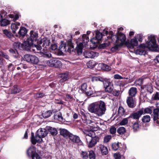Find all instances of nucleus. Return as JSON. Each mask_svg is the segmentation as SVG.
Listing matches in <instances>:
<instances>
[{
  "label": "nucleus",
  "mask_w": 159,
  "mask_h": 159,
  "mask_svg": "<svg viewBox=\"0 0 159 159\" xmlns=\"http://www.w3.org/2000/svg\"><path fill=\"white\" fill-rule=\"evenodd\" d=\"M111 38L113 41H115L120 46H122L125 43L126 38L125 34L122 33H119L117 36L112 35Z\"/></svg>",
  "instance_id": "1"
},
{
  "label": "nucleus",
  "mask_w": 159,
  "mask_h": 159,
  "mask_svg": "<svg viewBox=\"0 0 159 159\" xmlns=\"http://www.w3.org/2000/svg\"><path fill=\"white\" fill-rule=\"evenodd\" d=\"M82 41L81 42L77 44L76 47L77 52L79 55H80L82 52V49L84 46L89 41V38L86 34L83 35L82 37Z\"/></svg>",
  "instance_id": "2"
},
{
  "label": "nucleus",
  "mask_w": 159,
  "mask_h": 159,
  "mask_svg": "<svg viewBox=\"0 0 159 159\" xmlns=\"http://www.w3.org/2000/svg\"><path fill=\"white\" fill-rule=\"evenodd\" d=\"M156 36L151 34L148 36V41L147 42V46L153 50H155L158 48V46L156 43Z\"/></svg>",
  "instance_id": "3"
},
{
  "label": "nucleus",
  "mask_w": 159,
  "mask_h": 159,
  "mask_svg": "<svg viewBox=\"0 0 159 159\" xmlns=\"http://www.w3.org/2000/svg\"><path fill=\"white\" fill-rule=\"evenodd\" d=\"M100 81L102 82L103 84L106 92L110 93L113 90L114 87L113 84L110 82L109 80L100 77Z\"/></svg>",
  "instance_id": "4"
},
{
  "label": "nucleus",
  "mask_w": 159,
  "mask_h": 159,
  "mask_svg": "<svg viewBox=\"0 0 159 159\" xmlns=\"http://www.w3.org/2000/svg\"><path fill=\"white\" fill-rule=\"evenodd\" d=\"M24 57L25 61L32 64H37L39 61L38 58L34 55L25 54L24 56Z\"/></svg>",
  "instance_id": "5"
},
{
  "label": "nucleus",
  "mask_w": 159,
  "mask_h": 159,
  "mask_svg": "<svg viewBox=\"0 0 159 159\" xmlns=\"http://www.w3.org/2000/svg\"><path fill=\"white\" fill-rule=\"evenodd\" d=\"M88 110L91 113H94L97 116H99V103L95 102L90 104L88 107Z\"/></svg>",
  "instance_id": "6"
},
{
  "label": "nucleus",
  "mask_w": 159,
  "mask_h": 159,
  "mask_svg": "<svg viewBox=\"0 0 159 159\" xmlns=\"http://www.w3.org/2000/svg\"><path fill=\"white\" fill-rule=\"evenodd\" d=\"M27 154L29 157L33 159H41L40 157L36 152V148L34 146L30 147L27 150Z\"/></svg>",
  "instance_id": "7"
},
{
  "label": "nucleus",
  "mask_w": 159,
  "mask_h": 159,
  "mask_svg": "<svg viewBox=\"0 0 159 159\" xmlns=\"http://www.w3.org/2000/svg\"><path fill=\"white\" fill-rule=\"evenodd\" d=\"M47 64L49 66L55 67H58L61 65V63L60 61L54 58L48 60Z\"/></svg>",
  "instance_id": "8"
},
{
  "label": "nucleus",
  "mask_w": 159,
  "mask_h": 159,
  "mask_svg": "<svg viewBox=\"0 0 159 159\" xmlns=\"http://www.w3.org/2000/svg\"><path fill=\"white\" fill-rule=\"evenodd\" d=\"M38 34L36 32L33 31H31L30 36L27 39L29 45H32L34 42L36 41L38 38Z\"/></svg>",
  "instance_id": "9"
},
{
  "label": "nucleus",
  "mask_w": 159,
  "mask_h": 159,
  "mask_svg": "<svg viewBox=\"0 0 159 159\" xmlns=\"http://www.w3.org/2000/svg\"><path fill=\"white\" fill-rule=\"evenodd\" d=\"M146 47V46L144 44H140L137 48V49L135 50V53L140 55H144L146 52L145 48Z\"/></svg>",
  "instance_id": "10"
},
{
  "label": "nucleus",
  "mask_w": 159,
  "mask_h": 159,
  "mask_svg": "<svg viewBox=\"0 0 159 159\" xmlns=\"http://www.w3.org/2000/svg\"><path fill=\"white\" fill-rule=\"evenodd\" d=\"M86 139L88 143V147L89 148H92L99 141V138L98 136H95L91 138L89 142L88 140V138L86 137Z\"/></svg>",
  "instance_id": "11"
},
{
  "label": "nucleus",
  "mask_w": 159,
  "mask_h": 159,
  "mask_svg": "<svg viewBox=\"0 0 159 159\" xmlns=\"http://www.w3.org/2000/svg\"><path fill=\"white\" fill-rule=\"evenodd\" d=\"M91 43L94 44L95 47L94 48L98 47V48L99 47L98 46V43L99 42V32L98 30L96 32V36L95 37L93 38L90 40Z\"/></svg>",
  "instance_id": "12"
},
{
  "label": "nucleus",
  "mask_w": 159,
  "mask_h": 159,
  "mask_svg": "<svg viewBox=\"0 0 159 159\" xmlns=\"http://www.w3.org/2000/svg\"><path fill=\"white\" fill-rule=\"evenodd\" d=\"M31 140L32 143L33 144H35L36 143H40L42 140V138L39 136L36 133L35 136H34V134L32 133Z\"/></svg>",
  "instance_id": "13"
},
{
  "label": "nucleus",
  "mask_w": 159,
  "mask_h": 159,
  "mask_svg": "<svg viewBox=\"0 0 159 159\" xmlns=\"http://www.w3.org/2000/svg\"><path fill=\"white\" fill-rule=\"evenodd\" d=\"M63 49H65V52H70L74 50V46L71 41L70 40L68 42L67 45L64 46Z\"/></svg>",
  "instance_id": "14"
},
{
  "label": "nucleus",
  "mask_w": 159,
  "mask_h": 159,
  "mask_svg": "<svg viewBox=\"0 0 159 159\" xmlns=\"http://www.w3.org/2000/svg\"><path fill=\"white\" fill-rule=\"evenodd\" d=\"M125 116V111L122 107H119L118 110V113L117 115L114 117L113 119L116 118V116H118V118L117 119H118L120 118H123Z\"/></svg>",
  "instance_id": "15"
},
{
  "label": "nucleus",
  "mask_w": 159,
  "mask_h": 159,
  "mask_svg": "<svg viewBox=\"0 0 159 159\" xmlns=\"http://www.w3.org/2000/svg\"><path fill=\"white\" fill-rule=\"evenodd\" d=\"M97 130V128H94L93 131L89 130H84L82 131L83 133L86 135V136L88 138V136L90 137L93 138L95 136L96 133L94 131H96Z\"/></svg>",
  "instance_id": "16"
},
{
  "label": "nucleus",
  "mask_w": 159,
  "mask_h": 159,
  "mask_svg": "<svg viewBox=\"0 0 159 159\" xmlns=\"http://www.w3.org/2000/svg\"><path fill=\"white\" fill-rule=\"evenodd\" d=\"M126 102L128 106L131 108H134L136 106V103L133 97L130 96L128 97Z\"/></svg>",
  "instance_id": "17"
},
{
  "label": "nucleus",
  "mask_w": 159,
  "mask_h": 159,
  "mask_svg": "<svg viewBox=\"0 0 159 159\" xmlns=\"http://www.w3.org/2000/svg\"><path fill=\"white\" fill-rule=\"evenodd\" d=\"M143 113V111L141 110L131 114L129 117V118L138 119Z\"/></svg>",
  "instance_id": "18"
},
{
  "label": "nucleus",
  "mask_w": 159,
  "mask_h": 159,
  "mask_svg": "<svg viewBox=\"0 0 159 159\" xmlns=\"http://www.w3.org/2000/svg\"><path fill=\"white\" fill-rule=\"evenodd\" d=\"M37 133L42 138L46 136L47 134V131L45 129L40 128L38 130Z\"/></svg>",
  "instance_id": "19"
},
{
  "label": "nucleus",
  "mask_w": 159,
  "mask_h": 159,
  "mask_svg": "<svg viewBox=\"0 0 159 159\" xmlns=\"http://www.w3.org/2000/svg\"><path fill=\"white\" fill-rule=\"evenodd\" d=\"M70 140L72 142L78 143L80 142V138L77 136L70 134L69 135Z\"/></svg>",
  "instance_id": "20"
},
{
  "label": "nucleus",
  "mask_w": 159,
  "mask_h": 159,
  "mask_svg": "<svg viewBox=\"0 0 159 159\" xmlns=\"http://www.w3.org/2000/svg\"><path fill=\"white\" fill-rule=\"evenodd\" d=\"M13 46L16 49H18L20 50H23L25 48V44L21 43L18 42L14 43Z\"/></svg>",
  "instance_id": "21"
},
{
  "label": "nucleus",
  "mask_w": 159,
  "mask_h": 159,
  "mask_svg": "<svg viewBox=\"0 0 159 159\" xmlns=\"http://www.w3.org/2000/svg\"><path fill=\"white\" fill-rule=\"evenodd\" d=\"M106 110L105 103L103 102L100 101V116L104 114Z\"/></svg>",
  "instance_id": "22"
},
{
  "label": "nucleus",
  "mask_w": 159,
  "mask_h": 159,
  "mask_svg": "<svg viewBox=\"0 0 159 159\" xmlns=\"http://www.w3.org/2000/svg\"><path fill=\"white\" fill-rule=\"evenodd\" d=\"M20 25V23L18 22L11 24V28L13 33H15L17 29H19Z\"/></svg>",
  "instance_id": "23"
},
{
  "label": "nucleus",
  "mask_w": 159,
  "mask_h": 159,
  "mask_svg": "<svg viewBox=\"0 0 159 159\" xmlns=\"http://www.w3.org/2000/svg\"><path fill=\"white\" fill-rule=\"evenodd\" d=\"M61 79L60 80L61 82H63L68 79L69 77L68 73L66 72L61 74Z\"/></svg>",
  "instance_id": "24"
},
{
  "label": "nucleus",
  "mask_w": 159,
  "mask_h": 159,
  "mask_svg": "<svg viewBox=\"0 0 159 159\" xmlns=\"http://www.w3.org/2000/svg\"><path fill=\"white\" fill-rule=\"evenodd\" d=\"M27 32V30L24 27H21L18 33L19 36H24Z\"/></svg>",
  "instance_id": "25"
},
{
  "label": "nucleus",
  "mask_w": 159,
  "mask_h": 159,
  "mask_svg": "<svg viewBox=\"0 0 159 159\" xmlns=\"http://www.w3.org/2000/svg\"><path fill=\"white\" fill-rule=\"evenodd\" d=\"M128 93L130 97H133L135 96L137 93V89L135 88L132 87L129 90Z\"/></svg>",
  "instance_id": "26"
},
{
  "label": "nucleus",
  "mask_w": 159,
  "mask_h": 159,
  "mask_svg": "<svg viewBox=\"0 0 159 159\" xmlns=\"http://www.w3.org/2000/svg\"><path fill=\"white\" fill-rule=\"evenodd\" d=\"M60 134L65 137L69 136V132L66 129H60Z\"/></svg>",
  "instance_id": "27"
},
{
  "label": "nucleus",
  "mask_w": 159,
  "mask_h": 159,
  "mask_svg": "<svg viewBox=\"0 0 159 159\" xmlns=\"http://www.w3.org/2000/svg\"><path fill=\"white\" fill-rule=\"evenodd\" d=\"M84 54V56L86 58H93L94 57V52L92 51L86 52Z\"/></svg>",
  "instance_id": "28"
},
{
  "label": "nucleus",
  "mask_w": 159,
  "mask_h": 159,
  "mask_svg": "<svg viewBox=\"0 0 159 159\" xmlns=\"http://www.w3.org/2000/svg\"><path fill=\"white\" fill-rule=\"evenodd\" d=\"M100 150L102 155H106L108 153L107 148L103 145H100Z\"/></svg>",
  "instance_id": "29"
},
{
  "label": "nucleus",
  "mask_w": 159,
  "mask_h": 159,
  "mask_svg": "<svg viewBox=\"0 0 159 159\" xmlns=\"http://www.w3.org/2000/svg\"><path fill=\"white\" fill-rule=\"evenodd\" d=\"M47 129L52 135H56L57 134V130L55 128L48 127Z\"/></svg>",
  "instance_id": "30"
},
{
  "label": "nucleus",
  "mask_w": 159,
  "mask_h": 159,
  "mask_svg": "<svg viewBox=\"0 0 159 159\" xmlns=\"http://www.w3.org/2000/svg\"><path fill=\"white\" fill-rule=\"evenodd\" d=\"M130 43L132 48H134V46H137L138 42L136 37H135L133 39H132L130 40Z\"/></svg>",
  "instance_id": "31"
},
{
  "label": "nucleus",
  "mask_w": 159,
  "mask_h": 159,
  "mask_svg": "<svg viewBox=\"0 0 159 159\" xmlns=\"http://www.w3.org/2000/svg\"><path fill=\"white\" fill-rule=\"evenodd\" d=\"M153 119H157L159 116V107L153 110Z\"/></svg>",
  "instance_id": "32"
},
{
  "label": "nucleus",
  "mask_w": 159,
  "mask_h": 159,
  "mask_svg": "<svg viewBox=\"0 0 159 159\" xmlns=\"http://www.w3.org/2000/svg\"><path fill=\"white\" fill-rule=\"evenodd\" d=\"M20 91V89L17 85H14L13 89L11 90V94H16Z\"/></svg>",
  "instance_id": "33"
},
{
  "label": "nucleus",
  "mask_w": 159,
  "mask_h": 159,
  "mask_svg": "<svg viewBox=\"0 0 159 159\" xmlns=\"http://www.w3.org/2000/svg\"><path fill=\"white\" fill-rule=\"evenodd\" d=\"M1 22V25L2 26H5L7 25L10 23V21L6 19H3Z\"/></svg>",
  "instance_id": "34"
},
{
  "label": "nucleus",
  "mask_w": 159,
  "mask_h": 159,
  "mask_svg": "<svg viewBox=\"0 0 159 159\" xmlns=\"http://www.w3.org/2000/svg\"><path fill=\"white\" fill-rule=\"evenodd\" d=\"M52 114V111L49 110L42 114V116L44 118H47L50 116Z\"/></svg>",
  "instance_id": "35"
},
{
  "label": "nucleus",
  "mask_w": 159,
  "mask_h": 159,
  "mask_svg": "<svg viewBox=\"0 0 159 159\" xmlns=\"http://www.w3.org/2000/svg\"><path fill=\"white\" fill-rule=\"evenodd\" d=\"M97 64L96 62L93 61H90L87 63V65L88 67L92 68Z\"/></svg>",
  "instance_id": "36"
},
{
  "label": "nucleus",
  "mask_w": 159,
  "mask_h": 159,
  "mask_svg": "<svg viewBox=\"0 0 159 159\" xmlns=\"http://www.w3.org/2000/svg\"><path fill=\"white\" fill-rule=\"evenodd\" d=\"M143 89H145L149 93H151L152 92V88L150 85H145L143 87Z\"/></svg>",
  "instance_id": "37"
},
{
  "label": "nucleus",
  "mask_w": 159,
  "mask_h": 159,
  "mask_svg": "<svg viewBox=\"0 0 159 159\" xmlns=\"http://www.w3.org/2000/svg\"><path fill=\"white\" fill-rule=\"evenodd\" d=\"M117 132L120 134H123L125 132L126 130L124 127H121L117 129Z\"/></svg>",
  "instance_id": "38"
},
{
  "label": "nucleus",
  "mask_w": 159,
  "mask_h": 159,
  "mask_svg": "<svg viewBox=\"0 0 159 159\" xmlns=\"http://www.w3.org/2000/svg\"><path fill=\"white\" fill-rule=\"evenodd\" d=\"M101 69L102 70L107 71L111 70V67L106 64H102Z\"/></svg>",
  "instance_id": "39"
},
{
  "label": "nucleus",
  "mask_w": 159,
  "mask_h": 159,
  "mask_svg": "<svg viewBox=\"0 0 159 159\" xmlns=\"http://www.w3.org/2000/svg\"><path fill=\"white\" fill-rule=\"evenodd\" d=\"M3 33L8 38H10L13 36V35L12 33L7 30H3Z\"/></svg>",
  "instance_id": "40"
},
{
  "label": "nucleus",
  "mask_w": 159,
  "mask_h": 159,
  "mask_svg": "<svg viewBox=\"0 0 159 159\" xmlns=\"http://www.w3.org/2000/svg\"><path fill=\"white\" fill-rule=\"evenodd\" d=\"M112 149L114 151L117 150L119 147V143H114L112 144Z\"/></svg>",
  "instance_id": "41"
},
{
  "label": "nucleus",
  "mask_w": 159,
  "mask_h": 159,
  "mask_svg": "<svg viewBox=\"0 0 159 159\" xmlns=\"http://www.w3.org/2000/svg\"><path fill=\"white\" fill-rule=\"evenodd\" d=\"M9 17L12 19H13V20H17L19 18V15L18 14H10L9 15Z\"/></svg>",
  "instance_id": "42"
},
{
  "label": "nucleus",
  "mask_w": 159,
  "mask_h": 159,
  "mask_svg": "<svg viewBox=\"0 0 159 159\" xmlns=\"http://www.w3.org/2000/svg\"><path fill=\"white\" fill-rule=\"evenodd\" d=\"M86 93L88 96H90L92 95H93V96H96L98 95H95L94 94V91L93 90H92L90 89L89 91H86Z\"/></svg>",
  "instance_id": "43"
},
{
  "label": "nucleus",
  "mask_w": 159,
  "mask_h": 159,
  "mask_svg": "<svg viewBox=\"0 0 159 159\" xmlns=\"http://www.w3.org/2000/svg\"><path fill=\"white\" fill-rule=\"evenodd\" d=\"M81 155L84 159H87L88 158V153L86 151H82Z\"/></svg>",
  "instance_id": "44"
},
{
  "label": "nucleus",
  "mask_w": 159,
  "mask_h": 159,
  "mask_svg": "<svg viewBox=\"0 0 159 159\" xmlns=\"http://www.w3.org/2000/svg\"><path fill=\"white\" fill-rule=\"evenodd\" d=\"M89 157L90 159H95V154L93 151H89Z\"/></svg>",
  "instance_id": "45"
},
{
  "label": "nucleus",
  "mask_w": 159,
  "mask_h": 159,
  "mask_svg": "<svg viewBox=\"0 0 159 159\" xmlns=\"http://www.w3.org/2000/svg\"><path fill=\"white\" fill-rule=\"evenodd\" d=\"M62 119L63 117L61 114L60 113H58L56 114L54 116V119Z\"/></svg>",
  "instance_id": "46"
},
{
  "label": "nucleus",
  "mask_w": 159,
  "mask_h": 159,
  "mask_svg": "<svg viewBox=\"0 0 159 159\" xmlns=\"http://www.w3.org/2000/svg\"><path fill=\"white\" fill-rule=\"evenodd\" d=\"M42 55L43 57L46 58H49L51 57V54L48 52H46L42 53Z\"/></svg>",
  "instance_id": "47"
},
{
  "label": "nucleus",
  "mask_w": 159,
  "mask_h": 159,
  "mask_svg": "<svg viewBox=\"0 0 159 159\" xmlns=\"http://www.w3.org/2000/svg\"><path fill=\"white\" fill-rule=\"evenodd\" d=\"M45 96L43 93H37L35 94V97L36 98H41Z\"/></svg>",
  "instance_id": "48"
},
{
  "label": "nucleus",
  "mask_w": 159,
  "mask_h": 159,
  "mask_svg": "<svg viewBox=\"0 0 159 159\" xmlns=\"http://www.w3.org/2000/svg\"><path fill=\"white\" fill-rule=\"evenodd\" d=\"M143 80L142 79H139L135 81V84L136 85H141L143 83Z\"/></svg>",
  "instance_id": "49"
},
{
  "label": "nucleus",
  "mask_w": 159,
  "mask_h": 159,
  "mask_svg": "<svg viewBox=\"0 0 159 159\" xmlns=\"http://www.w3.org/2000/svg\"><path fill=\"white\" fill-rule=\"evenodd\" d=\"M87 84L86 83H84L82 84L81 86V89L83 91V92H84L86 91L87 90Z\"/></svg>",
  "instance_id": "50"
},
{
  "label": "nucleus",
  "mask_w": 159,
  "mask_h": 159,
  "mask_svg": "<svg viewBox=\"0 0 159 159\" xmlns=\"http://www.w3.org/2000/svg\"><path fill=\"white\" fill-rule=\"evenodd\" d=\"M8 70L12 71L14 70V66L12 64H9L7 66Z\"/></svg>",
  "instance_id": "51"
},
{
  "label": "nucleus",
  "mask_w": 159,
  "mask_h": 159,
  "mask_svg": "<svg viewBox=\"0 0 159 159\" xmlns=\"http://www.w3.org/2000/svg\"><path fill=\"white\" fill-rule=\"evenodd\" d=\"M108 33V31L107 30H103V31L102 32H100V36H101V37L102 38L103 36H105Z\"/></svg>",
  "instance_id": "52"
},
{
  "label": "nucleus",
  "mask_w": 159,
  "mask_h": 159,
  "mask_svg": "<svg viewBox=\"0 0 159 159\" xmlns=\"http://www.w3.org/2000/svg\"><path fill=\"white\" fill-rule=\"evenodd\" d=\"M117 44L115 46H114V47H112L111 48V51H116L119 48V46H120L119 45V44L118 43H117Z\"/></svg>",
  "instance_id": "53"
},
{
  "label": "nucleus",
  "mask_w": 159,
  "mask_h": 159,
  "mask_svg": "<svg viewBox=\"0 0 159 159\" xmlns=\"http://www.w3.org/2000/svg\"><path fill=\"white\" fill-rule=\"evenodd\" d=\"M111 138V135H107L104 137V141L105 142H107L109 141Z\"/></svg>",
  "instance_id": "54"
},
{
  "label": "nucleus",
  "mask_w": 159,
  "mask_h": 159,
  "mask_svg": "<svg viewBox=\"0 0 159 159\" xmlns=\"http://www.w3.org/2000/svg\"><path fill=\"white\" fill-rule=\"evenodd\" d=\"M114 157L115 159H120L121 158V156L119 153H114Z\"/></svg>",
  "instance_id": "55"
},
{
  "label": "nucleus",
  "mask_w": 159,
  "mask_h": 159,
  "mask_svg": "<svg viewBox=\"0 0 159 159\" xmlns=\"http://www.w3.org/2000/svg\"><path fill=\"white\" fill-rule=\"evenodd\" d=\"M1 55L4 58L8 60L9 58V57L8 55L4 53L3 52H1Z\"/></svg>",
  "instance_id": "56"
},
{
  "label": "nucleus",
  "mask_w": 159,
  "mask_h": 159,
  "mask_svg": "<svg viewBox=\"0 0 159 159\" xmlns=\"http://www.w3.org/2000/svg\"><path fill=\"white\" fill-rule=\"evenodd\" d=\"M144 113H151L152 112V110L149 108H146L144 109Z\"/></svg>",
  "instance_id": "57"
},
{
  "label": "nucleus",
  "mask_w": 159,
  "mask_h": 159,
  "mask_svg": "<svg viewBox=\"0 0 159 159\" xmlns=\"http://www.w3.org/2000/svg\"><path fill=\"white\" fill-rule=\"evenodd\" d=\"M116 131V128L114 127H112L110 129V132L111 134H114Z\"/></svg>",
  "instance_id": "58"
},
{
  "label": "nucleus",
  "mask_w": 159,
  "mask_h": 159,
  "mask_svg": "<svg viewBox=\"0 0 159 159\" xmlns=\"http://www.w3.org/2000/svg\"><path fill=\"white\" fill-rule=\"evenodd\" d=\"M120 94V91L119 90H114L113 91L112 94L115 96H118Z\"/></svg>",
  "instance_id": "59"
},
{
  "label": "nucleus",
  "mask_w": 159,
  "mask_h": 159,
  "mask_svg": "<svg viewBox=\"0 0 159 159\" xmlns=\"http://www.w3.org/2000/svg\"><path fill=\"white\" fill-rule=\"evenodd\" d=\"M108 45L109 44L106 43H104L101 44H100V49H104L105 47L108 46Z\"/></svg>",
  "instance_id": "60"
},
{
  "label": "nucleus",
  "mask_w": 159,
  "mask_h": 159,
  "mask_svg": "<svg viewBox=\"0 0 159 159\" xmlns=\"http://www.w3.org/2000/svg\"><path fill=\"white\" fill-rule=\"evenodd\" d=\"M139 124L137 122H135L133 125V128L134 130H136L137 129L139 128Z\"/></svg>",
  "instance_id": "61"
},
{
  "label": "nucleus",
  "mask_w": 159,
  "mask_h": 159,
  "mask_svg": "<svg viewBox=\"0 0 159 159\" xmlns=\"http://www.w3.org/2000/svg\"><path fill=\"white\" fill-rule=\"evenodd\" d=\"M152 97L154 100H156L158 99H159V94L158 93L156 92L154 95H153Z\"/></svg>",
  "instance_id": "62"
},
{
  "label": "nucleus",
  "mask_w": 159,
  "mask_h": 159,
  "mask_svg": "<svg viewBox=\"0 0 159 159\" xmlns=\"http://www.w3.org/2000/svg\"><path fill=\"white\" fill-rule=\"evenodd\" d=\"M99 80V78L98 76H94L93 77L92 79V81L93 82H96Z\"/></svg>",
  "instance_id": "63"
},
{
  "label": "nucleus",
  "mask_w": 159,
  "mask_h": 159,
  "mask_svg": "<svg viewBox=\"0 0 159 159\" xmlns=\"http://www.w3.org/2000/svg\"><path fill=\"white\" fill-rule=\"evenodd\" d=\"M114 77L116 79H123V77L118 74L115 75L114 76Z\"/></svg>",
  "instance_id": "64"
}]
</instances>
